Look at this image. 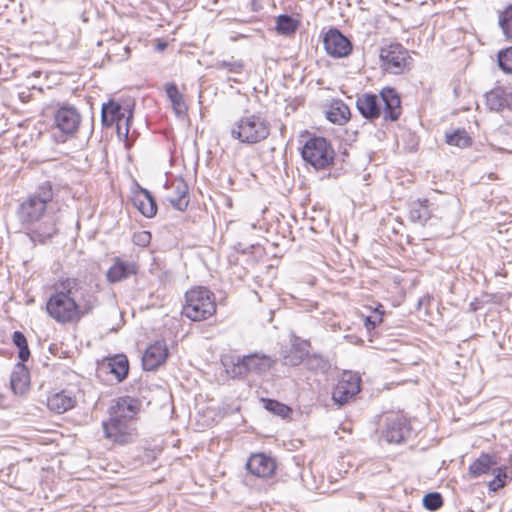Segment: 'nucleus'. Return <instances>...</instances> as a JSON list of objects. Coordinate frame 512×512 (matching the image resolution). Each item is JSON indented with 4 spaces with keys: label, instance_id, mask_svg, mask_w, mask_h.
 <instances>
[{
    "label": "nucleus",
    "instance_id": "nucleus-1",
    "mask_svg": "<svg viewBox=\"0 0 512 512\" xmlns=\"http://www.w3.org/2000/svg\"><path fill=\"white\" fill-rule=\"evenodd\" d=\"M49 290L45 312L60 325L78 324L86 315L92 313L98 302L74 276L59 277L50 285Z\"/></svg>",
    "mask_w": 512,
    "mask_h": 512
},
{
    "label": "nucleus",
    "instance_id": "nucleus-2",
    "mask_svg": "<svg viewBox=\"0 0 512 512\" xmlns=\"http://www.w3.org/2000/svg\"><path fill=\"white\" fill-rule=\"evenodd\" d=\"M56 195L52 182L44 181L34 192L28 194L18 207L17 215L22 224L30 230V237L34 242L45 244L59 232L55 217L43 220L49 207L57 204Z\"/></svg>",
    "mask_w": 512,
    "mask_h": 512
},
{
    "label": "nucleus",
    "instance_id": "nucleus-3",
    "mask_svg": "<svg viewBox=\"0 0 512 512\" xmlns=\"http://www.w3.org/2000/svg\"><path fill=\"white\" fill-rule=\"evenodd\" d=\"M141 410L139 399L119 397L109 408V418L102 422L104 438L113 446H125L138 436L137 420Z\"/></svg>",
    "mask_w": 512,
    "mask_h": 512
},
{
    "label": "nucleus",
    "instance_id": "nucleus-4",
    "mask_svg": "<svg viewBox=\"0 0 512 512\" xmlns=\"http://www.w3.org/2000/svg\"><path fill=\"white\" fill-rule=\"evenodd\" d=\"M359 113L368 120L383 117L385 121H397L402 113L401 98L396 89L384 87L380 94L364 93L356 100Z\"/></svg>",
    "mask_w": 512,
    "mask_h": 512
},
{
    "label": "nucleus",
    "instance_id": "nucleus-5",
    "mask_svg": "<svg viewBox=\"0 0 512 512\" xmlns=\"http://www.w3.org/2000/svg\"><path fill=\"white\" fill-rule=\"evenodd\" d=\"M217 298L208 287L196 285L184 293L181 315L192 322H204L217 313Z\"/></svg>",
    "mask_w": 512,
    "mask_h": 512
},
{
    "label": "nucleus",
    "instance_id": "nucleus-6",
    "mask_svg": "<svg viewBox=\"0 0 512 512\" xmlns=\"http://www.w3.org/2000/svg\"><path fill=\"white\" fill-rule=\"evenodd\" d=\"M229 133L241 144L256 145L269 138L271 123L261 113L245 114L231 125Z\"/></svg>",
    "mask_w": 512,
    "mask_h": 512
},
{
    "label": "nucleus",
    "instance_id": "nucleus-7",
    "mask_svg": "<svg viewBox=\"0 0 512 512\" xmlns=\"http://www.w3.org/2000/svg\"><path fill=\"white\" fill-rule=\"evenodd\" d=\"M301 156L316 170H325L333 166L335 150L325 137L313 136L302 146Z\"/></svg>",
    "mask_w": 512,
    "mask_h": 512
},
{
    "label": "nucleus",
    "instance_id": "nucleus-8",
    "mask_svg": "<svg viewBox=\"0 0 512 512\" xmlns=\"http://www.w3.org/2000/svg\"><path fill=\"white\" fill-rule=\"evenodd\" d=\"M412 63L410 51L400 43H390L379 50V65L387 74H404L410 71Z\"/></svg>",
    "mask_w": 512,
    "mask_h": 512
},
{
    "label": "nucleus",
    "instance_id": "nucleus-9",
    "mask_svg": "<svg viewBox=\"0 0 512 512\" xmlns=\"http://www.w3.org/2000/svg\"><path fill=\"white\" fill-rule=\"evenodd\" d=\"M101 114L102 123L105 126L115 125L119 138L127 139L133 118V109L130 104L110 100L102 105Z\"/></svg>",
    "mask_w": 512,
    "mask_h": 512
},
{
    "label": "nucleus",
    "instance_id": "nucleus-10",
    "mask_svg": "<svg viewBox=\"0 0 512 512\" xmlns=\"http://www.w3.org/2000/svg\"><path fill=\"white\" fill-rule=\"evenodd\" d=\"M361 390V378L350 371H344L332 389V400L342 406L352 400Z\"/></svg>",
    "mask_w": 512,
    "mask_h": 512
},
{
    "label": "nucleus",
    "instance_id": "nucleus-11",
    "mask_svg": "<svg viewBox=\"0 0 512 512\" xmlns=\"http://www.w3.org/2000/svg\"><path fill=\"white\" fill-rule=\"evenodd\" d=\"M245 467L253 477L270 480L276 475L278 464L273 456L264 452H255L250 454Z\"/></svg>",
    "mask_w": 512,
    "mask_h": 512
},
{
    "label": "nucleus",
    "instance_id": "nucleus-12",
    "mask_svg": "<svg viewBox=\"0 0 512 512\" xmlns=\"http://www.w3.org/2000/svg\"><path fill=\"white\" fill-rule=\"evenodd\" d=\"M326 53L334 58H343L352 52V44L338 29H329L323 37Z\"/></svg>",
    "mask_w": 512,
    "mask_h": 512
},
{
    "label": "nucleus",
    "instance_id": "nucleus-13",
    "mask_svg": "<svg viewBox=\"0 0 512 512\" xmlns=\"http://www.w3.org/2000/svg\"><path fill=\"white\" fill-rule=\"evenodd\" d=\"M169 349L165 340H156L150 344L142 356V365L146 371H154L166 363Z\"/></svg>",
    "mask_w": 512,
    "mask_h": 512
},
{
    "label": "nucleus",
    "instance_id": "nucleus-14",
    "mask_svg": "<svg viewBox=\"0 0 512 512\" xmlns=\"http://www.w3.org/2000/svg\"><path fill=\"white\" fill-rule=\"evenodd\" d=\"M81 116L79 112L70 105L61 106L54 114L56 127L66 135L75 134L80 126Z\"/></svg>",
    "mask_w": 512,
    "mask_h": 512
},
{
    "label": "nucleus",
    "instance_id": "nucleus-15",
    "mask_svg": "<svg viewBox=\"0 0 512 512\" xmlns=\"http://www.w3.org/2000/svg\"><path fill=\"white\" fill-rule=\"evenodd\" d=\"M77 405V396L70 389L50 392L47 396V409L54 414H63Z\"/></svg>",
    "mask_w": 512,
    "mask_h": 512
},
{
    "label": "nucleus",
    "instance_id": "nucleus-16",
    "mask_svg": "<svg viewBox=\"0 0 512 512\" xmlns=\"http://www.w3.org/2000/svg\"><path fill=\"white\" fill-rule=\"evenodd\" d=\"M385 429L383 435L389 443H400L404 439L407 428L406 418L397 413H388L384 417Z\"/></svg>",
    "mask_w": 512,
    "mask_h": 512
},
{
    "label": "nucleus",
    "instance_id": "nucleus-17",
    "mask_svg": "<svg viewBox=\"0 0 512 512\" xmlns=\"http://www.w3.org/2000/svg\"><path fill=\"white\" fill-rule=\"evenodd\" d=\"M138 270L139 266L137 262L127 261L120 257H116L113 260V264L106 272V279L109 283H117L129 278L130 276L137 275Z\"/></svg>",
    "mask_w": 512,
    "mask_h": 512
},
{
    "label": "nucleus",
    "instance_id": "nucleus-18",
    "mask_svg": "<svg viewBox=\"0 0 512 512\" xmlns=\"http://www.w3.org/2000/svg\"><path fill=\"white\" fill-rule=\"evenodd\" d=\"M169 189L171 190L168 198L170 204L179 211H185L189 205V187L186 181L182 177L173 178Z\"/></svg>",
    "mask_w": 512,
    "mask_h": 512
},
{
    "label": "nucleus",
    "instance_id": "nucleus-19",
    "mask_svg": "<svg viewBox=\"0 0 512 512\" xmlns=\"http://www.w3.org/2000/svg\"><path fill=\"white\" fill-rule=\"evenodd\" d=\"M310 348L311 342L309 340L294 337L291 347L284 355V365L291 367L300 365L306 358H308Z\"/></svg>",
    "mask_w": 512,
    "mask_h": 512
},
{
    "label": "nucleus",
    "instance_id": "nucleus-20",
    "mask_svg": "<svg viewBox=\"0 0 512 512\" xmlns=\"http://www.w3.org/2000/svg\"><path fill=\"white\" fill-rule=\"evenodd\" d=\"M98 368L101 371L110 373L120 382L124 380L129 372L128 358L123 354H117L112 357L104 358Z\"/></svg>",
    "mask_w": 512,
    "mask_h": 512
},
{
    "label": "nucleus",
    "instance_id": "nucleus-21",
    "mask_svg": "<svg viewBox=\"0 0 512 512\" xmlns=\"http://www.w3.org/2000/svg\"><path fill=\"white\" fill-rule=\"evenodd\" d=\"M487 107L496 112L510 109L512 106V92L502 86H496L485 95Z\"/></svg>",
    "mask_w": 512,
    "mask_h": 512
},
{
    "label": "nucleus",
    "instance_id": "nucleus-22",
    "mask_svg": "<svg viewBox=\"0 0 512 512\" xmlns=\"http://www.w3.org/2000/svg\"><path fill=\"white\" fill-rule=\"evenodd\" d=\"M326 119L338 126L346 125L351 119L349 106L341 99H332L325 109Z\"/></svg>",
    "mask_w": 512,
    "mask_h": 512
},
{
    "label": "nucleus",
    "instance_id": "nucleus-23",
    "mask_svg": "<svg viewBox=\"0 0 512 512\" xmlns=\"http://www.w3.org/2000/svg\"><path fill=\"white\" fill-rule=\"evenodd\" d=\"M133 206L146 218H153L158 211L155 199L145 188H139L132 195Z\"/></svg>",
    "mask_w": 512,
    "mask_h": 512
},
{
    "label": "nucleus",
    "instance_id": "nucleus-24",
    "mask_svg": "<svg viewBox=\"0 0 512 512\" xmlns=\"http://www.w3.org/2000/svg\"><path fill=\"white\" fill-rule=\"evenodd\" d=\"M497 464V457L490 453H481L478 458L473 460L468 467V475L472 479L488 475L493 471Z\"/></svg>",
    "mask_w": 512,
    "mask_h": 512
},
{
    "label": "nucleus",
    "instance_id": "nucleus-25",
    "mask_svg": "<svg viewBox=\"0 0 512 512\" xmlns=\"http://www.w3.org/2000/svg\"><path fill=\"white\" fill-rule=\"evenodd\" d=\"M164 90L174 113L179 117L186 116L188 112V105L184 94L180 91L176 83H166L164 85Z\"/></svg>",
    "mask_w": 512,
    "mask_h": 512
},
{
    "label": "nucleus",
    "instance_id": "nucleus-26",
    "mask_svg": "<svg viewBox=\"0 0 512 512\" xmlns=\"http://www.w3.org/2000/svg\"><path fill=\"white\" fill-rule=\"evenodd\" d=\"M10 384L15 394L23 395L30 388V373L27 367L19 363L11 374Z\"/></svg>",
    "mask_w": 512,
    "mask_h": 512
},
{
    "label": "nucleus",
    "instance_id": "nucleus-27",
    "mask_svg": "<svg viewBox=\"0 0 512 512\" xmlns=\"http://www.w3.org/2000/svg\"><path fill=\"white\" fill-rule=\"evenodd\" d=\"M299 26L300 20L295 19L289 15L281 14L276 18L275 30L280 35H294Z\"/></svg>",
    "mask_w": 512,
    "mask_h": 512
},
{
    "label": "nucleus",
    "instance_id": "nucleus-28",
    "mask_svg": "<svg viewBox=\"0 0 512 512\" xmlns=\"http://www.w3.org/2000/svg\"><path fill=\"white\" fill-rule=\"evenodd\" d=\"M445 142L450 146L468 148L472 145L473 140L465 129H456L445 135Z\"/></svg>",
    "mask_w": 512,
    "mask_h": 512
},
{
    "label": "nucleus",
    "instance_id": "nucleus-29",
    "mask_svg": "<svg viewBox=\"0 0 512 512\" xmlns=\"http://www.w3.org/2000/svg\"><path fill=\"white\" fill-rule=\"evenodd\" d=\"M372 315L366 316L364 319V326L368 331H372L383 323L385 310L384 306L377 302L374 307H369Z\"/></svg>",
    "mask_w": 512,
    "mask_h": 512
},
{
    "label": "nucleus",
    "instance_id": "nucleus-30",
    "mask_svg": "<svg viewBox=\"0 0 512 512\" xmlns=\"http://www.w3.org/2000/svg\"><path fill=\"white\" fill-rule=\"evenodd\" d=\"M263 406L266 410L270 411L271 413L281 416V417H288L292 410L289 406L269 398H262L261 399Z\"/></svg>",
    "mask_w": 512,
    "mask_h": 512
},
{
    "label": "nucleus",
    "instance_id": "nucleus-31",
    "mask_svg": "<svg viewBox=\"0 0 512 512\" xmlns=\"http://www.w3.org/2000/svg\"><path fill=\"white\" fill-rule=\"evenodd\" d=\"M506 470L505 466H501L492 471L495 477L488 482L489 491L496 492L506 486L508 478Z\"/></svg>",
    "mask_w": 512,
    "mask_h": 512
},
{
    "label": "nucleus",
    "instance_id": "nucleus-32",
    "mask_svg": "<svg viewBox=\"0 0 512 512\" xmlns=\"http://www.w3.org/2000/svg\"><path fill=\"white\" fill-rule=\"evenodd\" d=\"M499 26L508 39H512V5L507 6L499 14Z\"/></svg>",
    "mask_w": 512,
    "mask_h": 512
},
{
    "label": "nucleus",
    "instance_id": "nucleus-33",
    "mask_svg": "<svg viewBox=\"0 0 512 512\" xmlns=\"http://www.w3.org/2000/svg\"><path fill=\"white\" fill-rule=\"evenodd\" d=\"M13 343L19 348V358L25 362L30 357V350L25 335L20 331H15L12 336Z\"/></svg>",
    "mask_w": 512,
    "mask_h": 512
},
{
    "label": "nucleus",
    "instance_id": "nucleus-34",
    "mask_svg": "<svg viewBox=\"0 0 512 512\" xmlns=\"http://www.w3.org/2000/svg\"><path fill=\"white\" fill-rule=\"evenodd\" d=\"M498 63L504 72L512 74V46L499 51Z\"/></svg>",
    "mask_w": 512,
    "mask_h": 512
},
{
    "label": "nucleus",
    "instance_id": "nucleus-35",
    "mask_svg": "<svg viewBox=\"0 0 512 512\" xmlns=\"http://www.w3.org/2000/svg\"><path fill=\"white\" fill-rule=\"evenodd\" d=\"M423 505L430 511H436L443 506V499L440 493H428L423 498Z\"/></svg>",
    "mask_w": 512,
    "mask_h": 512
},
{
    "label": "nucleus",
    "instance_id": "nucleus-36",
    "mask_svg": "<svg viewBox=\"0 0 512 512\" xmlns=\"http://www.w3.org/2000/svg\"><path fill=\"white\" fill-rule=\"evenodd\" d=\"M415 206L410 212L411 217L419 221H426L430 217L427 200L419 202Z\"/></svg>",
    "mask_w": 512,
    "mask_h": 512
},
{
    "label": "nucleus",
    "instance_id": "nucleus-37",
    "mask_svg": "<svg viewBox=\"0 0 512 512\" xmlns=\"http://www.w3.org/2000/svg\"><path fill=\"white\" fill-rule=\"evenodd\" d=\"M151 239V232L146 230L135 232L132 236L133 243L141 247H147L150 244Z\"/></svg>",
    "mask_w": 512,
    "mask_h": 512
},
{
    "label": "nucleus",
    "instance_id": "nucleus-38",
    "mask_svg": "<svg viewBox=\"0 0 512 512\" xmlns=\"http://www.w3.org/2000/svg\"><path fill=\"white\" fill-rule=\"evenodd\" d=\"M260 360L261 359L258 358L257 356H248L243 359L242 363L249 371H251L258 369V364Z\"/></svg>",
    "mask_w": 512,
    "mask_h": 512
},
{
    "label": "nucleus",
    "instance_id": "nucleus-39",
    "mask_svg": "<svg viewBox=\"0 0 512 512\" xmlns=\"http://www.w3.org/2000/svg\"><path fill=\"white\" fill-rule=\"evenodd\" d=\"M167 44L166 43H161L158 45V49L159 50H164L166 48Z\"/></svg>",
    "mask_w": 512,
    "mask_h": 512
},
{
    "label": "nucleus",
    "instance_id": "nucleus-40",
    "mask_svg": "<svg viewBox=\"0 0 512 512\" xmlns=\"http://www.w3.org/2000/svg\"><path fill=\"white\" fill-rule=\"evenodd\" d=\"M4 396L0 393V407L3 406Z\"/></svg>",
    "mask_w": 512,
    "mask_h": 512
}]
</instances>
